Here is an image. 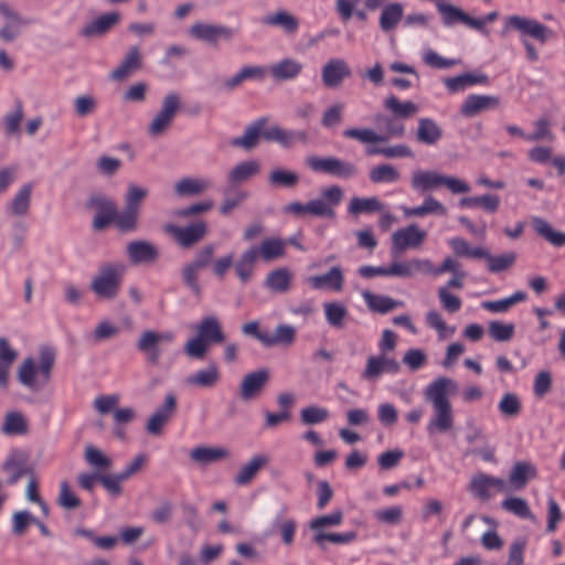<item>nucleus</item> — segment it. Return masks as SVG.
<instances>
[{
    "label": "nucleus",
    "mask_w": 565,
    "mask_h": 565,
    "mask_svg": "<svg viewBox=\"0 0 565 565\" xmlns=\"http://www.w3.org/2000/svg\"><path fill=\"white\" fill-rule=\"evenodd\" d=\"M457 390V382L447 376H438L425 387L424 397L433 407V414L426 426L428 435L447 434L454 429L455 414L450 396Z\"/></svg>",
    "instance_id": "obj_1"
},
{
    "label": "nucleus",
    "mask_w": 565,
    "mask_h": 565,
    "mask_svg": "<svg viewBox=\"0 0 565 565\" xmlns=\"http://www.w3.org/2000/svg\"><path fill=\"white\" fill-rule=\"evenodd\" d=\"M56 353L50 347H42L36 355L26 356L17 369L19 383L31 392L42 391L51 381Z\"/></svg>",
    "instance_id": "obj_2"
},
{
    "label": "nucleus",
    "mask_w": 565,
    "mask_h": 565,
    "mask_svg": "<svg viewBox=\"0 0 565 565\" xmlns=\"http://www.w3.org/2000/svg\"><path fill=\"white\" fill-rule=\"evenodd\" d=\"M510 31H516L519 33L520 42L525 50L526 58L532 63L537 62L540 56L530 39H533L541 44H545L554 36V32L545 24L534 18L520 14H512L504 18L502 33L505 34Z\"/></svg>",
    "instance_id": "obj_3"
},
{
    "label": "nucleus",
    "mask_w": 565,
    "mask_h": 565,
    "mask_svg": "<svg viewBox=\"0 0 565 565\" xmlns=\"http://www.w3.org/2000/svg\"><path fill=\"white\" fill-rule=\"evenodd\" d=\"M193 329L196 331V335L184 344V352L191 359H203L210 344L223 342L225 339L221 323L214 316L204 317Z\"/></svg>",
    "instance_id": "obj_4"
},
{
    "label": "nucleus",
    "mask_w": 565,
    "mask_h": 565,
    "mask_svg": "<svg viewBox=\"0 0 565 565\" xmlns=\"http://www.w3.org/2000/svg\"><path fill=\"white\" fill-rule=\"evenodd\" d=\"M344 514L341 510H333L330 514L320 515L310 520L308 526L313 532L312 541L320 547L326 543L349 544L356 539L354 531L344 533H329L328 527L339 526L343 522Z\"/></svg>",
    "instance_id": "obj_5"
},
{
    "label": "nucleus",
    "mask_w": 565,
    "mask_h": 565,
    "mask_svg": "<svg viewBox=\"0 0 565 565\" xmlns=\"http://www.w3.org/2000/svg\"><path fill=\"white\" fill-rule=\"evenodd\" d=\"M124 271V265H106L102 267L92 280V290L98 298H115L117 296Z\"/></svg>",
    "instance_id": "obj_6"
},
{
    "label": "nucleus",
    "mask_w": 565,
    "mask_h": 565,
    "mask_svg": "<svg viewBox=\"0 0 565 565\" xmlns=\"http://www.w3.org/2000/svg\"><path fill=\"white\" fill-rule=\"evenodd\" d=\"M181 108V97L178 93H169L164 96L160 109L154 114L148 126L151 137L163 135L172 125L174 117Z\"/></svg>",
    "instance_id": "obj_7"
},
{
    "label": "nucleus",
    "mask_w": 565,
    "mask_h": 565,
    "mask_svg": "<svg viewBox=\"0 0 565 565\" xmlns=\"http://www.w3.org/2000/svg\"><path fill=\"white\" fill-rule=\"evenodd\" d=\"M174 338L175 334L173 331L158 332L154 330H146L140 334L137 341V349L146 356V360L150 364L156 365L162 354L160 345L163 343H172Z\"/></svg>",
    "instance_id": "obj_8"
},
{
    "label": "nucleus",
    "mask_w": 565,
    "mask_h": 565,
    "mask_svg": "<svg viewBox=\"0 0 565 565\" xmlns=\"http://www.w3.org/2000/svg\"><path fill=\"white\" fill-rule=\"evenodd\" d=\"M306 163L315 172L327 173L340 179H349L356 173V168L353 163L335 157L320 158L309 156L306 158Z\"/></svg>",
    "instance_id": "obj_9"
},
{
    "label": "nucleus",
    "mask_w": 565,
    "mask_h": 565,
    "mask_svg": "<svg viewBox=\"0 0 565 565\" xmlns=\"http://www.w3.org/2000/svg\"><path fill=\"white\" fill-rule=\"evenodd\" d=\"M343 195V190L339 185L323 189L320 198L308 202L310 215L333 218L335 216V207L341 203Z\"/></svg>",
    "instance_id": "obj_10"
},
{
    "label": "nucleus",
    "mask_w": 565,
    "mask_h": 565,
    "mask_svg": "<svg viewBox=\"0 0 565 565\" xmlns=\"http://www.w3.org/2000/svg\"><path fill=\"white\" fill-rule=\"evenodd\" d=\"M0 18L3 21L0 26V40L7 43L15 41L28 24V21L18 11L2 0H0Z\"/></svg>",
    "instance_id": "obj_11"
},
{
    "label": "nucleus",
    "mask_w": 565,
    "mask_h": 565,
    "mask_svg": "<svg viewBox=\"0 0 565 565\" xmlns=\"http://www.w3.org/2000/svg\"><path fill=\"white\" fill-rule=\"evenodd\" d=\"M188 34L194 40L216 45L221 40H232L235 35V31L222 24L195 22L189 28Z\"/></svg>",
    "instance_id": "obj_12"
},
{
    "label": "nucleus",
    "mask_w": 565,
    "mask_h": 565,
    "mask_svg": "<svg viewBox=\"0 0 565 565\" xmlns=\"http://www.w3.org/2000/svg\"><path fill=\"white\" fill-rule=\"evenodd\" d=\"M177 412V397L173 393L164 396L163 404L156 408L146 424L148 434L159 436Z\"/></svg>",
    "instance_id": "obj_13"
},
{
    "label": "nucleus",
    "mask_w": 565,
    "mask_h": 565,
    "mask_svg": "<svg viewBox=\"0 0 565 565\" xmlns=\"http://www.w3.org/2000/svg\"><path fill=\"white\" fill-rule=\"evenodd\" d=\"M269 379L270 372L264 367L245 374L238 388L241 399L250 402L257 398L269 382Z\"/></svg>",
    "instance_id": "obj_14"
},
{
    "label": "nucleus",
    "mask_w": 565,
    "mask_h": 565,
    "mask_svg": "<svg viewBox=\"0 0 565 565\" xmlns=\"http://www.w3.org/2000/svg\"><path fill=\"white\" fill-rule=\"evenodd\" d=\"M426 237V232L416 224L397 230L392 235V252L402 253L408 248H417L425 242Z\"/></svg>",
    "instance_id": "obj_15"
},
{
    "label": "nucleus",
    "mask_w": 565,
    "mask_h": 565,
    "mask_svg": "<svg viewBox=\"0 0 565 565\" xmlns=\"http://www.w3.org/2000/svg\"><path fill=\"white\" fill-rule=\"evenodd\" d=\"M399 371V363L388 354L371 355L366 360L365 369L362 377L375 382L384 373H397Z\"/></svg>",
    "instance_id": "obj_16"
},
{
    "label": "nucleus",
    "mask_w": 565,
    "mask_h": 565,
    "mask_svg": "<svg viewBox=\"0 0 565 565\" xmlns=\"http://www.w3.org/2000/svg\"><path fill=\"white\" fill-rule=\"evenodd\" d=\"M470 490L476 497L487 500L492 497L493 491L508 492L510 487L503 479L480 473L472 478Z\"/></svg>",
    "instance_id": "obj_17"
},
{
    "label": "nucleus",
    "mask_w": 565,
    "mask_h": 565,
    "mask_svg": "<svg viewBox=\"0 0 565 565\" xmlns=\"http://www.w3.org/2000/svg\"><path fill=\"white\" fill-rule=\"evenodd\" d=\"M166 231L170 233L180 245L190 247L204 237L206 233V224L202 221L193 223L186 227L168 224L166 225Z\"/></svg>",
    "instance_id": "obj_18"
},
{
    "label": "nucleus",
    "mask_w": 565,
    "mask_h": 565,
    "mask_svg": "<svg viewBox=\"0 0 565 565\" xmlns=\"http://www.w3.org/2000/svg\"><path fill=\"white\" fill-rule=\"evenodd\" d=\"M303 71V64L294 57H284L273 63L268 72L278 82H291L297 79Z\"/></svg>",
    "instance_id": "obj_19"
},
{
    "label": "nucleus",
    "mask_w": 565,
    "mask_h": 565,
    "mask_svg": "<svg viewBox=\"0 0 565 565\" xmlns=\"http://www.w3.org/2000/svg\"><path fill=\"white\" fill-rule=\"evenodd\" d=\"M500 98L493 95L471 94L463 100L460 111L465 117H475L478 114L497 108Z\"/></svg>",
    "instance_id": "obj_20"
},
{
    "label": "nucleus",
    "mask_w": 565,
    "mask_h": 565,
    "mask_svg": "<svg viewBox=\"0 0 565 565\" xmlns=\"http://www.w3.org/2000/svg\"><path fill=\"white\" fill-rule=\"evenodd\" d=\"M307 284L317 290L328 289L339 292L343 289L344 274L340 266H333L326 274L308 277Z\"/></svg>",
    "instance_id": "obj_21"
},
{
    "label": "nucleus",
    "mask_w": 565,
    "mask_h": 565,
    "mask_svg": "<svg viewBox=\"0 0 565 565\" xmlns=\"http://www.w3.org/2000/svg\"><path fill=\"white\" fill-rule=\"evenodd\" d=\"M428 258L396 260L390 265V277L413 278L417 274L427 275Z\"/></svg>",
    "instance_id": "obj_22"
},
{
    "label": "nucleus",
    "mask_w": 565,
    "mask_h": 565,
    "mask_svg": "<svg viewBox=\"0 0 565 565\" xmlns=\"http://www.w3.org/2000/svg\"><path fill=\"white\" fill-rule=\"evenodd\" d=\"M350 75V67L342 58H331L323 65L321 71L323 84L331 88L338 87Z\"/></svg>",
    "instance_id": "obj_23"
},
{
    "label": "nucleus",
    "mask_w": 565,
    "mask_h": 565,
    "mask_svg": "<svg viewBox=\"0 0 565 565\" xmlns=\"http://www.w3.org/2000/svg\"><path fill=\"white\" fill-rule=\"evenodd\" d=\"M264 139L275 141L282 147H291L296 142L306 143L308 134L305 130H286L279 126H270L264 131Z\"/></svg>",
    "instance_id": "obj_24"
},
{
    "label": "nucleus",
    "mask_w": 565,
    "mask_h": 565,
    "mask_svg": "<svg viewBox=\"0 0 565 565\" xmlns=\"http://www.w3.org/2000/svg\"><path fill=\"white\" fill-rule=\"evenodd\" d=\"M260 163L257 160H245L235 164L226 175L228 186H237L258 174Z\"/></svg>",
    "instance_id": "obj_25"
},
{
    "label": "nucleus",
    "mask_w": 565,
    "mask_h": 565,
    "mask_svg": "<svg viewBox=\"0 0 565 565\" xmlns=\"http://www.w3.org/2000/svg\"><path fill=\"white\" fill-rule=\"evenodd\" d=\"M221 380V373L216 364H210L206 367L196 370L185 377L184 382L191 387L212 388Z\"/></svg>",
    "instance_id": "obj_26"
},
{
    "label": "nucleus",
    "mask_w": 565,
    "mask_h": 565,
    "mask_svg": "<svg viewBox=\"0 0 565 565\" xmlns=\"http://www.w3.org/2000/svg\"><path fill=\"white\" fill-rule=\"evenodd\" d=\"M444 177L435 170H415L412 174L411 184L415 191L426 192L436 190L444 184Z\"/></svg>",
    "instance_id": "obj_27"
},
{
    "label": "nucleus",
    "mask_w": 565,
    "mask_h": 565,
    "mask_svg": "<svg viewBox=\"0 0 565 565\" xmlns=\"http://www.w3.org/2000/svg\"><path fill=\"white\" fill-rule=\"evenodd\" d=\"M213 186V182L207 177H186L180 179L174 184V193L179 196L198 195L206 192Z\"/></svg>",
    "instance_id": "obj_28"
},
{
    "label": "nucleus",
    "mask_w": 565,
    "mask_h": 565,
    "mask_svg": "<svg viewBox=\"0 0 565 565\" xmlns=\"http://www.w3.org/2000/svg\"><path fill=\"white\" fill-rule=\"evenodd\" d=\"M19 356V351L9 340L0 337V385L7 387L12 365Z\"/></svg>",
    "instance_id": "obj_29"
},
{
    "label": "nucleus",
    "mask_w": 565,
    "mask_h": 565,
    "mask_svg": "<svg viewBox=\"0 0 565 565\" xmlns=\"http://www.w3.org/2000/svg\"><path fill=\"white\" fill-rule=\"evenodd\" d=\"M263 24L278 26L287 34H295L300 25L299 20L286 10H277L263 18Z\"/></svg>",
    "instance_id": "obj_30"
},
{
    "label": "nucleus",
    "mask_w": 565,
    "mask_h": 565,
    "mask_svg": "<svg viewBox=\"0 0 565 565\" xmlns=\"http://www.w3.org/2000/svg\"><path fill=\"white\" fill-rule=\"evenodd\" d=\"M267 455H255L246 463H244L236 476L234 482L238 486L248 484L255 476L268 463Z\"/></svg>",
    "instance_id": "obj_31"
},
{
    "label": "nucleus",
    "mask_w": 565,
    "mask_h": 565,
    "mask_svg": "<svg viewBox=\"0 0 565 565\" xmlns=\"http://www.w3.org/2000/svg\"><path fill=\"white\" fill-rule=\"evenodd\" d=\"M402 210L406 217H423L428 214L445 216L447 214V207L431 195L426 196L419 206H403Z\"/></svg>",
    "instance_id": "obj_32"
},
{
    "label": "nucleus",
    "mask_w": 565,
    "mask_h": 565,
    "mask_svg": "<svg viewBox=\"0 0 565 565\" xmlns=\"http://www.w3.org/2000/svg\"><path fill=\"white\" fill-rule=\"evenodd\" d=\"M531 226L537 235L556 247L565 246V233L555 231L552 225L540 216L531 217Z\"/></svg>",
    "instance_id": "obj_33"
},
{
    "label": "nucleus",
    "mask_w": 565,
    "mask_h": 565,
    "mask_svg": "<svg viewBox=\"0 0 565 565\" xmlns=\"http://www.w3.org/2000/svg\"><path fill=\"white\" fill-rule=\"evenodd\" d=\"M256 253L259 259L267 263L282 258L286 254V242L275 236L265 238L259 246H256Z\"/></svg>",
    "instance_id": "obj_34"
},
{
    "label": "nucleus",
    "mask_w": 565,
    "mask_h": 565,
    "mask_svg": "<svg viewBox=\"0 0 565 565\" xmlns=\"http://www.w3.org/2000/svg\"><path fill=\"white\" fill-rule=\"evenodd\" d=\"M33 185L25 183L14 193L10 203L8 204V211L13 216H24L29 213L31 206Z\"/></svg>",
    "instance_id": "obj_35"
},
{
    "label": "nucleus",
    "mask_w": 565,
    "mask_h": 565,
    "mask_svg": "<svg viewBox=\"0 0 565 565\" xmlns=\"http://www.w3.org/2000/svg\"><path fill=\"white\" fill-rule=\"evenodd\" d=\"M230 451L224 447H195L190 452L192 461L200 465H210L228 458Z\"/></svg>",
    "instance_id": "obj_36"
},
{
    "label": "nucleus",
    "mask_w": 565,
    "mask_h": 565,
    "mask_svg": "<svg viewBox=\"0 0 565 565\" xmlns=\"http://www.w3.org/2000/svg\"><path fill=\"white\" fill-rule=\"evenodd\" d=\"M258 259L256 246H252L242 253L234 264L235 274L242 282H247L252 278Z\"/></svg>",
    "instance_id": "obj_37"
},
{
    "label": "nucleus",
    "mask_w": 565,
    "mask_h": 565,
    "mask_svg": "<svg viewBox=\"0 0 565 565\" xmlns=\"http://www.w3.org/2000/svg\"><path fill=\"white\" fill-rule=\"evenodd\" d=\"M141 66V54L137 46H132L128 50L125 58L110 73V77L115 81H122L128 77L132 72Z\"/></svg>",
    "instance_id": "obj_38"
},
{
    "label": "nucleus",
    "mask_w": 565,
    "mask_h": 565,
    "mask_svg": "<svg viewBox=\"0 0 565 565\" xmlns=\"http://www.w3.org/2000/svg\"><path fill=\"white\" fill-rule=\"evenodd\" d=\"M292 274L288 268L280 267L268 273L265 286L273 292L286 294L291 288Z\"/></svg>",
    "instance_id": "obj_39"
},
{
    "label": "nucleus",
    "mask_w": 565,
    "mask_h": 565,
    "mask_svg": "<svg viewBox=\"0 0 565 565\" xmlns=\"http://www.w3.org/2000/svg\"><path fill=\"white\" fill-rule=\"evenodd\" d=\"M535 476L536 469L532 463L519 461L511 469L509 483L514 490H521L531 479L535 478Z\"/></svg>",
    "instance_id": "obj_40"
},
{
    "label": "nucleus",
    "mask_w": 565,
    "mask_h": 565,
    "mask_svg": "<svg viewBox=\"0 0 565 565\" xmlns=\"http://www.w3.org/2000/svg\"><path fill=\"white\" fill-rule=\"evenodd\" d=\"M268 127L265 126L264 120H258L248 127H246L242 137L235 138L232 141V145L235 147H241L245 150H252L258 145L259 138H264V131Z\"/></svg>",
    "instance_id": "obj_41"
},
{
    "label": "nucleus",
    "mask_w": 565,
    "mask_h": 565,
    "mask_svg": "<svg viewBox=\"0 0 565 565\" xmlns=\"http://www.w3.org/2000/svg\"><path fill=\"white\" fill-rule=\"evenodd\" d=\"M443 137V130L439 125L431 118H420L416 138L419 142L431 146L437 143Z\"/></svg>",
    "instance_id": "obj_42"
},
{
    "label": "nucleus",
    "mask_w": 565,
    "mask_h": 565,
    "mask_svg": "<svg viewBox=\"0 0 565 565\" xmlns=\"http://www.w3.org/2000/svg\"><path fill=\"white\" fill-rule=\"evenodd\" d=\"M129 258L135 264L151 263L158 256L157 248L145 241L131 242L127 246Z\"/></svg>",
    "instance_id": "obj_43"
},
{
    "label": "nucleus",
    "mask_w": 565,
    "mask_h": 565,
    "mask_svg": "<svg viewBox=\"0 0 565 565\" xmlns=\"http://www.w3.org/2000/svg\"><path fill=\"white\" fill-rule=\"evenodd\" d=\"M296 329L290 324H279L276 327L273 334L267 333V337L262 339V344L265 347H289L295 342Z\"/></svg>",
    "instance_id": "obj_44"
},
{
    "label": "nucleus",
    "mask_w": 565,
    "mask_h": 565,
    "mask_svg": "<svg viewBox=\"0 0 565 565\" xmlns=\"http://www.w3.org/2000/svg\"><path fill=\"white\" fill-rule=\"evenodd\" d=\"M120 19L119 13L111 12L103 14L85 25L82 34L87 38L97 36L110 30Z\"/></svg>",
    "instance_id": "obj_45"
},
{
    "label": "nucleus",
    "mask_w": 565,
    "mask_h": 565,
    "mask_svg": "<svg viewBox=\"0 0 565 565\" xmlns=\"http://www.w3.org/2000/svg\"><path fill=\"white\" fill-rule=\"evenodd\" d=\"M404 13V8L399 2H391L381 11L379 23L383 32L394 30L401 22Z\"/></svg>",
    "instance_id": "obj_46"
},
{
    "label": "nucleus",
    "mask_w": 565,
    "mask_h": 565,
    "mask_svg": "<svg viewBox=\"0 0 565 565\" xmlns=\"http://www.w3.org/2000/svg\"><path fill=\"white\" fill-rule=\"evenodd\" d=\"M361 295L367 307L372 311L380 313H386L402 305L399 301L394 300L388 296L375 295L369 290L362 291Z\"/></svg>",
    "instance_id": "obj_47"
},
{
    "label": "nucleus",
    "mask_w": 565,
    "mask_h": 565,
    "mask_svg": "<svg viewBox=\"0 0 565 565\" xmlns=\"http://www.w3.org/2000/svg\"><path fill=\"white\" fill-rule=\"evenodd\" d=\"M425 323L437 332L438 340H445L456 332V327L448 326L443 315L436 309L428 310L425 316Z\"/></svg>",
    "instance_id": "obj_48"
},
{
    "label": "nucleus",
    "mask_w": 565,
    "mask_h": 565,
    "mask_svg": "<svg viewBox=\"0 0 565 565\" xmlns=\"http://www.w3.org/2000/svg\"><path fill=\"white\" fill-rule=\"evenodd\" d=\"M248 198V192L235 186H228L223 194V201L220 205V213L228 215L234 209L238 207Z\"/></svg>",
    "instance_id": "obj_49"
},
{
    "label": "nucleus",
    "mask_w": 565,
    "mask_h": 565,
    "mask_svg": "<svg viewBox=\"0 0 565 565\" xmlns=\"http://www.w3.org/2000/svg\"><path fill=\"white\" fill-rule=\"evenodd\" d=\"M436 9L441 15L443 24L447 28L463 23L467 15L460 8L443 0L436 2Z\"/></svg>",
    "instance_id": "obj_50"
},
{
    "label": "nucleus",
    "mask_w": 565,
    "mask_h": 565,
    "mask_svg": "<svg viewBox=\"0 0 565 565\" xmlns=\"http://www.w3.org/2000/svg\"><path fill=\"white\" fill-rule=\"evenodd\" d=\"M323 312L327 322L337 329L344 327V321L348 317V309L344 305L338 301H328L323 303Z\"/></svg>",
    "instance_id": "obj_51"
},
{
    "label": "nucleus",
    "mask_w": 565,
    "mask_h": 565,
    "mask_svg": "<svg viewBox=\"0 0 565 565\" xmlns=\"http://www.w3.org/2000/svg\"><path fill=\"white\" fill-rule=\"evenodd\" d=\"M2 433L8 436L24 435L28 431V422L19 412H9L3 419Z\"/></svg>",
    "instance_id": "obj_52"
},
{
    "label": "nucleus",
    "mask_w": 565,
    "mask_h": 565,
    "mask_svg": "<svg viewBox=\"0 0 565 565\" xmlns=\"http://www.w3.org/2000/svg\"><path fill=\"white\" fill-rule=\"evenodd\" d=\"M369 178L373 183H396L401 180V172L394 166L383 163L372 168Z\"/></svg>",
    "instance_id": "obj_53"
},
{
    "label": "nucleus",
    "mask_w": 565,
    "mask_h": 565,
    "mask_svg": "<svg viewBox=\"0 0 565 565\" xmlns=\"http://www.w3.org/2000/svg\"><path fill=\"white\" fill-rule=\"evenodd\" d=\"M373 518L381 525L396 526L403 521L404 509L401 505L377 509L373 512Z\"/></svg>",
    "instance_id": "obj_54"
},
{
    "label": "nucleus",
    "mask_w": 565,
    "mask_h": 565,
    "mask_svg": "<svg viewBox=\"0 0 565 565\" xmlns=\"http://www.w3.org/2000/svg\"><path fill=\"white\" fill-rule=\"evenodd\" d=\"M526 297L527 296L524 291L519 290L503 299L494 301H483L481 303V307L488 311L501 313L508 311L515 303L524 301Z\"/></svg>",
    "instance_id": "obj_55"
},
{
    "label": "nucleus",
    "mask_w": 565,
    "mask_h": 565,
    "mask_svg": "<svg viewBox=\"0 0 565 565\" xmlns=\"http://www.w3.org/2000/svg\"><path fill=\"white\" fill-rule=\"evenodd\" d=\"M498 409L507 418L518 417L522 411L520 396L511 392L504 393L498 403Z\"/></svg>",
    "instance_id": "obj_56"
},
{
    "label": "nucleus",
    "mask_w": 565,
    "mask_h": 565,
    "mask_svg": "<svg viewBox=\"0 0 565 565\" xmlns=\"http://www.w3.org/2000/svg\"><path fill=\"white\" fill-rule=\"evenodd\" d=\"M385 107L396 117L408 118L418 111V106L413 102H401L396 96H388L384 103Z\"/></svg>",
    "instance_id": "obj_57"
},
{
    "label": "nucleus",
    "mask_w": 565,
    "mask_h": 565,
    "mask_svg": "<svg viewBox=\"0 0 565 565\" xmlns=\"http://www.w3.org/2000/svg\"><path fill=\"white\" fill-rule=\"evenodd\" d=\"M501 505L505 511L521 519H527L531 521L535 520V516L532 513L529 503L523 498L509 497L501 502Z\"/></svg>",
    "instance_id": "obj_58"
},
{
    "label": "nucleus",
    "mask_w": 565,
    "mask_h": 565,
    "mask_svg": "<svg viewBox=\"0 0 565 565\" xmlns=\"http://www.w3.org/2000/svg\"><path fill=\"white\" fill-rule=\"evenodd\" d=\"M116 217V205L110 200H102L99 204V209L96 212L93 226L95 230L105 228L110 222H115Z\"/></svg>",
    "instance_id": "obj_59"
},
{
    "label": "nucleus",
    "mask_w": 565,
    "mask_h": 565,
    "mask_svg": "<svg viewBox=\"0 0 565 565\" xmlns=\"http://www.w3.org/2000/svg\"><path fill=\"white\" fill-rule=\"evenodd\" d=\"M268 181L276 188H294L299 182V175L294 171L278 168L269 173Z\"/></svg>",
    "instance_id": "obj_60"
},
{
    "label": "nucleus",
    "mask_w": 565,
    "mask_h": 565,
    "mask_svg": "<svg viewBox=\"0 0 565 565\" xmlns=\"http://www.w3.org/2000/svg\"><path fill=\"white\" fill-rule=\"evenodd\" d=\"M382 210V203L375 198H359L355 196L350 201L349 212L354 215L361 213H372Z\"/></svg>",
    "instance_id": "obj_61"
},
{
    "label": "nucleus",
    "mask_w": 565,
    "mask_h": 565,
    "mask_svg": "<svg viewBox=\"0 0 565 565\" xmlns=\"http://www.w3.org/2000/svg\"><path fill=\"white\" fill-rule=\"evenodd\" d=\"M329 417V411L317 405H310L300 411V419L305 425H318L326 422Z\"/></svg>",
    "instance_id": "obj_62"
},
{
    "label": "nucleus",
    "mask_w": 565,
    "mask_h": 565,
    "mask_svg": "<svg viewBox=\"0 0 565 565\" xmlns=\"http://www.w3.org/2000/svg\"><path fill=\"white\" fill-rule=\"evenodd\" d=\"M84 458L86 462L97 469H108L111 467L113 461L98 448L87 445L85 447Z\"/></svg>",
    "instance_id": "obj_63"
},
{
    "label": "nucleus",
    "mask_w": 565,
    "mask_h": 565,
    "mask_svg": "<svg viewBox=\"0 0 565 565\" xmlns=\"http://www.w3.org/2000/svg\"><path fill=\"white\" fill-rule=\"evenodd\" d=\"M3 470L8 475V482L14 484L25 473V467L18 455L12 454L3 463Z\"/></svg>",
    "instance_id": "obj_64"
}]
</instances>
